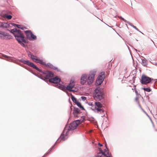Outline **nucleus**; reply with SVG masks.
I'll return each mask as SVG.
<instances>
[{
  "instance_id": "nucleus-29",
  "label": "nucleus",
  "mask_w": 157,
  "mask_h": 157,
  "mask_svg": "<svg viewBox=\"0 0 157 157\" xmlns=\"http://www.w3.org/2000/svg\"><path fill=\"white\" fill-rule=\"evenodd\" d=\"M47 65L49 67H50L51 68H53L54 69H57V67H53L52 65V64H51L50 63H48V64H47Z\"/></svg>"
},
{
  "instance_id": "nucleus-10",
  "label": "nucleus",
  "mask_w": 157,
  "mask_h": 157,
  "mask_svg": "<svg viewBox=\"0 0 157 157\" xmlns=\"http://www.w3.org/2000/svg\"><path fill=\"white\" fill-rule=\"evenodd\" d=\"M88 104L90 106H91V109L94 110V112H102V111L101 110H99L98 109H96V107H95V102H90L88 103Z\"/></svg>"
},
{
  "instance_id": "nucleus-26",
  "label": "nucleus",
  "mask_w": 157,
  "mask_h": 157,
  "mask_svg": "<svg viewBox=\"0 0 157 157\" xmlns=\"http://www.w3.org/2000/svg\"><path fill=\"white\" fill-rule=\"evenodd\" d=\"M71 98L73 101L75 102V103H76V102H78V101L72 95L71 96Z\"/></svg>"
},
{
  "instance_id": "nucleus-28",
  "label": "nucleus",
  "mask_w": 157,
  "mask_h": 157,
  "mask_svg": "<svg viewBox=\"0 0 157 157\" xmlns=\"http://www.w3.org/2000/svg\"><path fill=\"white\" fill-rule=\"evenodd\" d=\"M142 89L144 90V91H146L148 92H149L151 91V89L150 88H142Z\"/></svg>"
},
{
  "instance_id": "nucleus-11",
  "label": "nucleus",
  "mask_w": 157,
  "mask_h": 157,
  "mask_svg": "<svg viewBox=\"0 0 157 157\" xmlns=\"http://www.w3.org/2000/svg\"><path fill=\"white\" fill-rule=\"evenodd\" d=\"M95 107H96V109H98L102 111V112H96V113H104V111L102 109H101L102 107V105L101 103L99 102H95Z\"/></svg>"
},
{
  "instance_id": "nucleus-6",
  "label": "nucleus",
  "mask_w": 157,
  "mask_h": 157,
  "mask_svg": "<svg viewBox=\"0 0 157 157\" xmlns=\"http://www.w3.org/2000/svg\"><path fill=\"white\" fill-rule=\"evenodd\" d=\"M105 75L104 73L101 72L98 77L96 80L95 85L96 86H98L101 85L104 80Z\"/></svg>"
},
{
  "instance_id": "nucleus-23",
  "label": "nucleus",
  "mask_w": 157,
  "mask_h": 157,
  "mask_svg": "<svg viewBox=\"0 0 157 157\" xmlns=\"http://www.w3.org/2000/svg\"><path fill=\"white\" fill-rule=\"evenodd\" d=\"M78 107H80L82 110H84L85 109L83 107L82 105L79 102H76V103Z\"/></svg>"
},
{
  "instance_id": "nucleus-12",
  "label": "nucleus",
  "mask_w": 157,
  "mask_h": 157,
  "mask_svg": "<svg viewBox=\"0 0 157 157\" xmlns=\"http://www.w3.org/2000/svg\"><path fill=\"white\" fill-rule=\"evenodd\" d=\"M49 81L50 82L56 83L57 84L60 82L61 79L57 76H56L53 78H50Z\"/></svg>"
},
{
  "instance_id": "nucleus-16",
  "label": "nucleus",
  "mask_w": 157,
  "mask_h": 157,
  "mask_svg": "<svg viewBox=\"0 0 157 157\" xmlns=\"http://www.w3.org/2000/svg\"><path fill=\"white\" fill-rule=\"evenodd\" d=\"M12 24L13 26H16L18 28H20L22 30H24V29H26L25 27L22 25L16 24L14 23H13Z\"/></svg>"
},
{
  "instance_id": "nucleus-34",
  "label": "nucleus",
  "mask_w": 157,
  "mask_h": 157,
  "mask_svg": "<svg viewBox=\"0 0 157 157\" xmlns=\"http://www.w3.org/2000/svg\"><path fill=\"white\" fill-rule=\"evenodd\" d=\"M4 57H5L6 58H9V57L8 56H7L6 55H4L3 56Z\"/></svg>"
},
{
  "instance_id": "nucleus-25",
  "label": "nucleus",
  "mask_w": 157,
  "mask_h": 157,
  "mask_svg": "<svg viewBox=\"0 0 157 157\" xmlns=\"http://www.w3.org/2000/svg\"><path fill=\"white\" fill-rule=\"evenodd\" d=\"M30 58L34 61H35L37 57L32 54H31Z\"/></svg>"
},
{
  "instance_id": "nucleus-8",
  "label": "nucleus",
  "mask_w": 157,
  "mask_h": 157,
  "mask_svg": "<svg viewBox=\"0 0 157 157\" xmlns=\"http://www.w3.org/2000/svg\"><path fill=\"white\" fill-rule=\"evenodd\" d=\"M75 85V82L73 79L71 80L70 83L68 86L67 87V89L70 91L73 92H76V91L72 90Z\"/></svg>"
},
{
  "instance_id": "nucleus-5",
  "label": "nucleus",
  "mask_w": 157,
  "mask_h": 157,
  "mask_svg": "<svg viewBox=\"0 0 157 157\" xmlns=\"http://www.w3.org/2000/svg\"><path fill=\"white\" fill-rule=\"evenodd\" d=\"M21 61L24 63L25 64H27L29 66L35 69L37 71L39 72L43 73V72L40 69L37 67L33 63L30 62L28 60H24L21 59Z\"/></svg>"
},
{
  "instance_id": "nucleus-19",
  "label": "nucleus",
  "mask_w": 157,
  "mask_h": 157,
  "mask_svg": "<svg viewBox=\"0 0 157 157\" xmlns=\"http://www.w3.org/2000/svg\"><path fill=\"white\" fill-rule=\"evenodd\" d=\"M34 62L37 63H39L41 64L44 65H46L45 63L42 60L39 59H38V58H36Z\"/></svg>"
},
{
  "instance_id": "nucleus-18",
  "label": "nucleus",
  "mask_w": 157,
  "mask_h": 157,
  "mask_svg": "<svg viewBox=\"0 0 157 157\" xmlns=\"http://www.w3.org/2000/svg\"><path fill=\"white\" fill-rule=\"evenodd\" d=\"M20 31L21 30L19 29H17L16 28H15L11 30L10 32L11 33H12L14 36V34L15 33H18L19 32H20Z\"/></svg>"
},
{
  "instance_id": "nucleus-1",
  "label": "nucleus",
  "mask_w": 157,
  "mask_h": 157,
  "mask_svg": "<svg viewBox=\"0 0 157 157\" xmlns=\"http://www.w3.org/2000/svg\"><path fill=\"white\" fill-rule=\"evenodd\" d=\"M96 72V71L94 70L90 71L88 77L87 75L86 74L82 75L80 78L81 84L82 85H84L87 82L88 85H91L94 80Z\"/></svg>"
},
{
  "instance_id": "nucleus-2",
  "label": "nucleus",
  "mask_w": 157,
  "mask_h": 157,
  "mask_svg": "<svg viewBox=\"0 0 157 157\" xmlns=\"http://www.w3.org/2000/svg\"><path fill=\"white\" fill-rule=\"evenodd\" d=\"M80 122L79 120H76L71 123L68 129H67V128L65 127L60 136V138L63 140H64L66 139L68 137L67 135L69 133V132L71 130H73L76 129L77 126L79 124Z\"/></svg>"
},
{
  "instance_id": "nucleus-20",
  "label": "nucleus",
  "mask_w": 157,
  "mask_h": 157,
  "mask_svg": "<svg viewBox=\"0 0 157 157\" xmlns=\"http://www.w3.org/2000/svg\"><path fill=\"white\" fill-rule=\"evenodd\" d=\"M1 26L3 28H7L9 27L10 25L8 23L2 22Z\"/></svg>"
},
{
  "instance_id": "nucleus-21",
  "label": "nucleus",
  "mask_w": 157,
  "mask_h": 157,
  "mask_svg": "<svg viewBox=\"0 0 157 157\" xmlns=\"http://www.w3.org/2000/svg\"><path fill=\"white\" fill-rule=\"evenodd\" d=\"M36 37L35 35H34L33 33L31 35L29 40H33L36 39Z\"/></svg>"
},
{
  "instance_id": "nucleus-37",
  "label": "nucleus",
  "mask_w": 157,
  "mask_h": 157,
  "mask_svg": "<svg viewBox=\"0 0 157 157\" xmlns=\"http://www.w3.org/2000/svg\"><path fill=\"white\" fill-rule=\"evenodd\" d=\"M59 140H57V141H56V142L55 144H57V143H59Z\"/></svg>"
},
{
  "instance_id": "nucleus-7",
  "label": "nucleus",
  "mask_w": 157,
  "mask_h": 157,
  "mask_svg": "<svg viewBox=\"0 0 157 157\" xmlns=\"http://www.w3.org/2000/svg\"><path fill=\"white\" fill-rule=\"evenodd\" d=\"M153 79L148 77L145 75H143L142 76L141 82L142 84H146L150 83Z\"/></svg>"
},
{
  "instance_id": "nucleus-15",
  "label": "nucleus",
  "mask_w": 157,
  "mask_h": 157,
  "mask_svg": "<svg viewBox=\"0 0 157 157\" xmlns=\"http://www.w3.org/2000/svg\"><path fill=\"white\" fill-rule=\"evenodd\" d=\"M8 36L7 33L0 31V37L2 39H6Z\"/></svg>"
},
{
  "instance_id": "nucleus-32",
  "label": "nucleus",
  "mask_w": 157,
  "mask_h": 157,
  "mask_svg": "<svg viewBox=\"0 0 157 157\" xmlns=\"http://www.w3.org/2000/svg\"><path fill=\"white\" fill-rule=\"evenodd\" d=\"M142 110L145 113V114L149 117V115H148V114L146 113V112L144 110H143L142 109Z\"/></svg>"
},
{
  "instance_id": "nucleus-27",
  "label": "nucleus",
  "mask_w": 157,
  "mask_h": 157,
  "mask_svg": "<svg viewBox=\"0 0 157 157\" xmlns=\"http://www.w3.org/2000/svg\"><path fill=\"white\" fill-rule=\"evenodd\" d=\"M4 17L10 20L12 18V16L10 15L5 14L4 15Z\"/></svg>"
},
{
  "instance_id": "nucleus-3",
  "label": "nucleus",
  "mask_w": 157,
  "mask_h": 157,
  "mask_svg": "<svg viewBox=\"0 0 157 157\" xmlns=\"http://www.w3.org/2000/svg\"><path fill=\"white\" fill-rule=\"evenodd\" d=\"M104 94L103 90L98 87L94 91L93 97L95 100L99 101L103 98Z\"/></svg>"
},
{
  "instance_id": "nucleus-13",
  "label": "nucleus",
  "mask_w": 157,
  "mask_h": 157,
  "mask_svg": "<svg viewBox=\"0 0 157 157\" xmlns=\"http://www.w3.org/2000/svg\"><path fill=\"white\" fill-rule=\"evenodd\" d=\"M56 87L63 91H65L67 90V87L64 86L60 84L59 83L57 85Z\"/></svg>"
},
{
  "instance_id": "nucleus-40",
  "label": "nucleus",
  "mask_w": 157,
  "mask_h": 157,
  "mask_svg": "<svg viewBox=\"0 0 157 157\" xmlns=\"http://www.w3.org/2000/svg\"><path fill=\"white\" fill-rule=\"evenodd\" d=\"M135 92H136V90H135Z\"/></svg>"
},
{
  "instance_id": "nucleus-22",
  "label": "nucleus",
  "mask_w": 157,
  "mask_h": 157,
  "mask_svg": "<svg viewBox=\"0 0 157 157\" xmlns=\"http://www.w3.org/2000/svg\"><path fill=\"white\" fill-rule=\"evenodd\" d=\"M128 24L130 25L133 28H134L135 29H136V30L139 31L140 32V33H141L142 34H143V33L141 32L140 31H139V29H137L136 26H134L133 25L132 23H130V22H128Z\"/></svg>"
},
{
  "instance_id": "nucleus-35",
  "label": "nucleus",
  "mask_w": 157,
  "mask_h": 157,
  "mask_svg": "<svg viewBox=\"0 0 157 157\" xmlns=\"http://www.w3.org/2000/svg\"><path fill=\"white\" fill-rule=\"evenodd\" d=\"M31 53L30 52H29V53H28V55L29 56H31Z\"/></svg>"
},
{
  "instance_id": "nucleus-38",
  "label": "nucleus",
  "mask_w": 157,
  "mask_h": 157,
  "mask_svg": "<svg viewBox=\"0 0 157 157\" xmlns=\"http://www.w3.org/2000/svg\"><path fill=\"white\" fill-rule=\"evenodd\" d=\"M47 154H48V153H46L44 156L46 155Z\"/></svg>"
},
{
  "instance_id": "nucleus-33",
  "label": "nucleus",
  "mask_w": 157,
  "mask_h": 157,
  "mask_svg": "<svg viewBox=\"0 0 157 157\" xmlns=\"http://www.w3.org/2000/svg\"><path fill=\"white\" fill-rule=\"evenodd\" d=\"M55 144L52 147V148H51L49 150V152L50 151H51V150H52V149L53 148V147L55 146Z\"/></svg>"
},
{
  "instance_id": "nucleus-24",
  "label": "nucleus",
  "mask_w": 157,
  "mask_h": 157,
  "mask_svg": "<svg viewBox=\"0 0 157 157\" xmlns=\"http://www.w3.org/2000/svg\"><path fill=\"white\" fill-rule=\"evenodd\" d=\"M141 59V63L144 66H146L147 64V62L146 61L143 59Z\"/></svg>"
},
{
  "instance_id": "nucleus-31",
  "label": "nucleus",
  "mask_w": 157,
  "mask_h": 157,
  "mask_svg": "<svg viewBox=\"0 0 157 157\" xmlns=\"http://www.w3.org/2000/svg\"><path fill=\"white\" fill-rule=\"evenodd\" d=\"M81 99L82 100L84 101L86 100V98L84 96H82L81 97Z\"/></svg>"
},
{
  "instance_id": "nucleus-4",
  "label": "nucleus",
  "mask_w": 157,
  "mask_h": 157,
  "mask_svg": "<svg viewBox=\"0 0 157 157\" xmlns=\"http://www.w3.org/2000/svg\"><path fill=\"white\" fill-rule=\"evenodd\" d=\"M14 36L18 43L21 46L24 47H25V45L23 43H25L26 41L25 39L23 34L21 33V31L18 33H15Z\"/></svg>"
},
{
  "instance_id": "nucleus-17",
  "label": "nucleus",
  "mask_w": 157,
  "mask_h": 157,
  "mask_svg": "<svg viewBox=\"0 0 157 157\" xmlns=\"http://www.w3.org/2000/svg\"><path fill=\"white\" fill-rule=\"evenodd\" d=\"M25 32L26 34L27 38L29 40L32 33L30 30H26L25 31Z\"/></svg>"
},
{
  "instance_id": "nucleus-39",
  "label": "nucleus",
  "mask_w": 157,
  "mask_h": 157,
  "mask_svg": "<svg viewBox=\"0 0 157 157\" xmlns=\"http://www.w3.org/2000/svg\"><path fill=\"white\" fill-rule=\"evenodd\" d=\"M136 100H137V98H136Z\"/></svg>"
},
{
  "instance_id": "nucleus-30",
  "label": "nucleus",
  "mask_w": 157,
  "mask_h": 157,
  "mask_svg": "<svg viewBox=\"0 0 157 157\" xmlns=\"http://www.w3.org/2000/svg\"><path fill=\"white\" fill-rule=\"evenodd\" d=\"M118 17L120 18L123 20L125 23H127L128 24V22H129L127 21L126 20L124 19L122 17H119L118 16Z\"/></svg>"
},
{
  "instance_id": "nucleus-36",
  "label": "nucleus",
  "mask_w": 157,
  "mask_h": 157,
  "mask_svg": "<svg viewBox=\"0 0 157 157\" xmlns=\"http://www.w3.org/2000/svg\"><path fill=\"white\" fill-rule=\"evenodd\" d=\"M98 144L101 147L102 146V145L100 144V143H98Z\"/></svg>"
},
{
  "instance_id": "nucleus-9",
  "label": "nucleus",
  "mask_w": 157,
  "mask_h": 157,
  "mask_svg": "<svg viewBox=\"0 0 157 157\" xmlns=\"http://www.w3.org/2000/svg\"><path fill=\"white\" fill-rule=\"evenodd\" d=\"M43 77L45 79H49L50 77H52L53 76V74L51 71H46L43 72Z\"/></svg>"
},
{
  "instance_id": "nucleus-14",
  "label": "nucleus",
  "mask_w": 157,
  "mask_h": 157,
  "mask_svg": "<svg viewBox=\"0 0 157 157\" xmlns=\"http://www.w3.org/2000/svg\"><path fill=\"white\" fill-rule=\"evenodd\" d=\"M80 110L78 108H75L73 111V113L74 116L76 117H78V114L80 113Z\"/></svg>"
}]
</instances>
